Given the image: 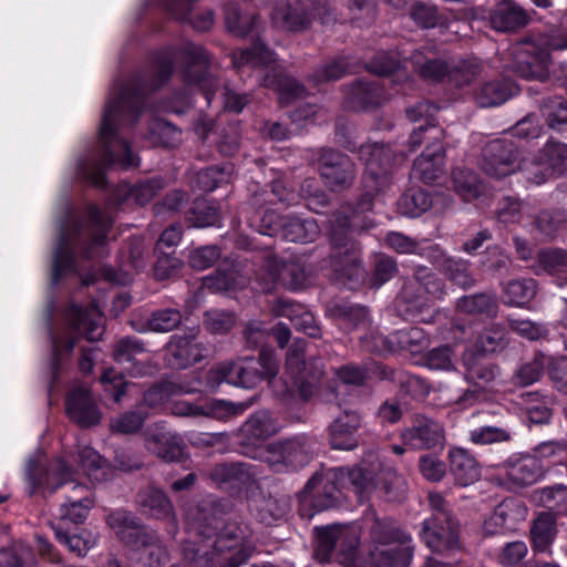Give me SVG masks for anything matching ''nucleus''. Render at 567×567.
<instances>
[{"mask_svg":"<svg viewBox=\"0 0 567 567\" xmlns=\"http://www.w3.org/2000/svg\"><path fill=\"white\" fill-rule=\"evenodd\" d=\"M412 538L391 517L372 519L364 567H409Z\"/></svg>","mask_w":567,"mask_h":567,"instance_id":"nucleus-4","label":"nucleus"},{"mask_svg":"<svg viewBox=\"0 0 567 567\" xmlns=\"http://www.w3.org/2000/svg\"><path fill=\"white\" fill-rule=\"evenodd\" d=\"M361 426V416L355 411L344 410L328 426V440L333 450L352 451L359 446L357 432Z\"/></svg>","mask_w":567,"mask_h":567,"instance_id":"nucleus-26","label":"nucleus"},{"mask_svg":"<svg viewBox=\"0 0 567 567\" xmlns=\"http://www.w3.org/2000/svg\"><path fill=\"white\" fill-rule=\"evenodd\" d=\"M112 218L97 207L87 208L85 219L70 215L61 225L60 238L53 256L51 281L56 285L68 272L75 271V256L102 258L105 255L106 234Z\"/></svg>","mask_w":567,"mask_h":567,"instance_id":"nucleus-2","label":"nucleus"},{"mask_svg":"<svg viewBox=\"0 0 567 567\" xmlns=\"http://www.w3.org/2000/svg\"><path fill=\"white\" fill-rule=\"evenodd\" d=\"M76 472L63 460L52 461L45 468L30 465L28 480L30 494L41 487L44 494H53L58 489L64 492L66 504L93 503L90 488L78 482Z\"/></svg>","mask_w":567,"mask_h":567,"instance_id":"nucleus-9","label":"nucleus"},{"mask_svg":"<svg viewBox=\"0 0 567 567\" xmlns=\"http://www.w3.org/2000/svg\"><path fill=\"white\" fill-rule=\"evenodd\" d=\"M515 93V85L505 79L491 80L475 92V102L481 107H494L505 103Z\"/></svg>","mask_w":567,"mask_h":567,"instance_id":"nucleus-44","label":"nucleus"},{"mask_svg":"<svg viewBox=\"0 0 567 567\" xmlns=\"http://www.w3.org/2000/svg\"><path fill=\"white\" fill-rule=\"evenodd\" d=\"M530 20L528 12L513 0L498 2L491 11V27L498 31L511 33L525 28Z\"/></svg>","mask_w":567,"mask_h":567,"instance_id":"nucleus-31","label":"nucleus"},{"mask_svg":"<svg viewBox=\"0 0 567 567\" xmlns=\"http://www.w3.org/2000/svg\"><path fill=\"white\" fill-rule=\"evenodd\" d=\"M401 437L405 445L414 450H432L444 445L445 430L439 421L419 413L413 416L411 426L402 432Z\"/></svg>","mask_w":567,"mask_h":567,"instance_id":"nucleus-19","label":"nucleus"},{"mask_svg":"<svg viewBox=\"0 0 567 567\" xmlns=\"http://www.w3.org/2000/svg\"><path fill=\"white\" fill-rule=\"evenodd\" d=\"M540 110L548 127L561 131L567 126V100L564 97H547L544 100Z\"/></svg>","mask_w":567,"mask_h":567,"instance_id":"nucleus-63","label":"nucleus"},{"mask_svg":"<svg viewBox=\"0 0 567 567\" xmlns=\"http://www.w3.org/2000/svg\"><path fill=\"white\" fill-rule=\"evenodd\" d=\"M454 192L464 200L473 202L483 193V184L478 175L471 168L455 167L451 173Z\"/></svg>","mask_w":567,"mask_h":567,"instance_id":"nucleus-51","label":"nucleus"},{"mask_svg":"<svg viewBox=\"0 0 567 567\" xmlns=\"http://www.w3.org/2000/svg\"><path fill=\"white\" fill-rule=\"evenodd\" d=\"M233 63L238 69L245 65H265L267 71L262 76L261 84L279 92L286 101L302 97L306 92L301 83L287 75L281 68L274 64L275 53L261 41L254 42L248 49L235 51Z\"/></svg>","mask_w":567,"mask_h":567,"instance_id":"nucleus-10","label":"nucleus"},{"mask_svg":"<svg viewBox=\"0 0 567 567\" xmlns=\"http://www.w3.org/2000/svg\"><path fill=\"white\" fill-rule=\"evenodd\" d=\"M346 481L344 468L334 467L315 473L307 482L302 494L311 496V502L318 511L332 507L339 499L340 487Z\"/></svg>","mask_w":567,"mask_h":567,"instance_id":"nucleus-17","label":"nucleus"},{"mask_svg":"<svg viewBox=\"0 0 567 567\" xmlns=\"http://www.w3.org/2000/svg\"><path fill=\"white\" fill-rule=\"evenodd\" d=\"M233 167L230 165L210 166L197 172L192 178V186L202 192H213L219 185L228 183Z\"/></svg>","mask_w":567,"mask_h":567,"instance_id":"nucleus-57","label":"nucleus"},{"mask_svg":"<svg viewBox=\"0 0 567 567\" xmlns=\"http://www.w3.org/2000/svg\"><path fill=\"white\" fill-rule=\"evenodd\" d=\"M164 187V182L159 177L142 181L134 186L121 185L114 193L117 204H123L133 199L136 204L143 206L151 202Z\"/></svg>","mask_w":567,"mask_h":567,"instance_id":"nucleus-45","label":"nucleus"},{"mask_svg":"<svg viewBox=\"0 0 567 567\" xmlns=\"http://www.w3.org/2000/svg\"><path fill=\"white\" fill-rule=\"evenodd\" d=\"M328 239L330 245L329 266L340 279L360 281L365 270L359 244L352 238L350 217L344 212H336L330 221Z\"/></svg>","mask_w":567,"mask_h":567,"instance_id":"nucleus-6","label":"nucleus"},{"mask_svg":"<svg viewBox=\"0 0 567 567\" xmlns=\"http://www.w3.org/2000/svg\"><path fill=\"white\" fill-rule=\"evenodd\" d=\"M567 224V212L564 208H553L539 212L534 219L538 233L548 240L556 237L558 231Z\"/></svg>","mask_w":567,"mask_h":567,"instance_id":"nucleus-56","label":"nucleus"},{"mask_svg":"<svg viewBox=\"0 0 567 567\" xmlns=\"http://www.w3.org/2000/svg\"><path fill=\"white\" fill-rule=\"evenodd\" d=\"M359 158L365 169L362 176L363 195L355 206L357 213L372 209L373 199L392 184V172L396 155L384 143H365L358 148Z\"/></svg>","mask_w":567,"mask_h":567,"instance_id":"nucleus-7","label":"nucleus"},{"mask_svg":"<svg viewBox=\"0 0 567 567\" xmlns=\"http://www.w3.org/2000/svg\"><path fill=\"white\" fill-rule=\"evenodd\" d=\"M426 257L454 285L463 289H470L475 286L476 280L471 272L470 261L447 256L439 245L430 246Z\"/></svg>","mask_w":567,"mask_h":567,"instance_id":"nucleus-25","label":"nucleus"},{"mask_svg":"<svg viewBox=\"0 0 567 567\" xmlns=\"http://www.w3.org/2000/svg\"><path fill=\"white\" fill-rule=\"evenodd\" d=\"M483 72V63L478 59L450 62L447 82L462 87L471 84Z\"/></svg>","mask_w":567,"mask_h":567,"instance_id":"nucleus-54","label":"nucleus"},{"mask_svg":"<svg viewBox=\"0 0 567 567\" xmlns=\"http://www.w3.org/2000/svg\"><path fill=\"white\" fill-rule=\"evenodd\" d=\"M274 27L287 32H303L311 25L312 14L301 0L276 3L270 14Z\"/></svg>","mask_w":567,"mask_h":567,"instance_id":"nucleus-27","label":"nucleus"},{"mask_svg":"<svg viewBox=\"0 0 567 567\" xmlns=\"http://www.w3.org/2000/svg\"><path fill=\"white\" fill-rule=\"evenodd\" d=\"M177 58L184 61V81L198 85L206 101L210 102L218 83L209 72L210 55L206 49L185 42L178 48L157 52L150 64L135 71L106 102L100 126L101 150L78 164L79 174L85 181L102 188L106 184L105 172L109 167L118 165L128 169L138 166V156L133 153L128 142L118 135L120 127L138 118L147 97L171 79Z\"/></svg>","mask_w":567,"mask_h":567,"instance_id":"nucleus-1","label":"nucleus"},{"mask_svg":"<svg viewBox=\"0 0 567 567\" xmlns=\"http://www.w3.org/2000/svg\"><path fill=\"white\" fill-rule=\"evenodd\" d=\"M313 441L306 434L279 439L268 444L259 457L277 473L305 467L313 456Z\"/></svg>","mask_w":567,"mask_h":567,"instance_id":"nucleus-12","label":"nucleus"},{"mask_svg":"<svg viewBox=\"0 0 567 567\" xmlns=\"http://www.w3.org/2000/svg\"><path fill=\"white\" fill-rule=\"evenodd\" d=\"M350 72L351 64L348 59L344 56H336L316 68L309 79L316 84H320L338 81Z\"/></svg>","mask_w":567,"mask_h":567,"instance_id":"nucleus-59","label":"nucleus"},{"mask_svg":"<svg viewBox=\"0 0 567 567\" xmlns=\"http://www.w3.org/2000/svg\"><path fill=\"white\" fill-rule=\"evenodd\" d=\"M69 334L65 340L58 339L53 332L51 334L52 353H53V373H56L59 358L63 350L70 353L78 340L83 336L87 341H97L103 332L101 327L102 313L95 305H89L84 308L78 305H70L64 313Z\"/></svg>","mask_w":567,"mask_h":567,"instance_id":"nucleus-11","label":"nucleus"},{"mask_svg":"<svg viewBox=\"0 0 567 567\" xmlns=\"http://www.w3.org/2000/svg\"><path fill=\"white\" fill-rule=\"evenodd\" d=\"M147 412L142 405H137L135 410L127 411L111 420L110 429L113 433L134 434L141 430Z\"/></svg>","mask_w":567,"mask_h":567,"instance_id":"nucleus-64","label":"nucleus"},{"mask_svg":"<svg viewBox=\"0 0 567 567\" xmlns=\"http://www.w3.org/2000/svg\"><path fill=\"white\" fill-rule=\"evenodd\" d=\"M548 358L543 353H536L529 361L522 363L513 374V383L518 386H528L540 380Z\"/></svg>","mask_w":567,"mask_h":567,"instance_id":"nucleus-58","label":"nucleus"},{"mask_svg":"<svg viewBox=\"0 0 567 567\" xmlns=\"http://www.w3.org/2000/svg\"><path fill=\"white\" fill-rule=\"evenodd\" d=\"M499 468L514 487L532 485L543 475L540 462L530 455L509 457Z\"/></svg>","mask_w":567,"mask_h":567,"instance_id":"nucleus-30","label":"nucleus"},{"mask_svg":"<svg viewBox=\"0 0 567 567\" xmlns=\"http://www.w3.org/2000/svg\"><path fill=\"white\" fill-rule=\"evenodd\" d=\"M240 381L243 388H255L264 380L274 379L278 371V361L270 350H261L258 358H244L240 360Z\"/></svg>","mask_w":567,"mask_h":567,"instance_id":"nucleus-28","label":"nucleus"},{"mask_svg":"<svg viewBox=\"0 0 567 567\" xmlns=\"http://www.w3.org/2000/svg\"><path fill=\"white\" fill-rule=\"evenodd\" d=\"M330 311L334 318L350 328L367 327L369 323V312L365 307L360 305L342 301L336 303Z\"/></svg>","mask_w":567,"mask_h":567,"instance_id":"nucleus-62","label":"nucleus"},{"mask_svg":"<svg viewBox=\"0 0 567 567\" xmlns=\"http://www.w3.org/2000/svg\"><path fill=\"white\" fill-rule=\"evenodd\" d=\"M136 503L142 512L156 518H167L173 514V504L163 489L150 484L136 494Z\"/></svg>","mask_w":567,"mask_h":567,"instance_id":"nucleus-41","label":"nucleus"},{"mask_svg":"<svg viewBox=\"0 0 567 567\" xmlns=\"http://www.w3.org/2000/svg\"><path fill=\"white\" fill-rule=\"evenodd\" d=\"M224 508L220 503L214 501H202L198 504L188 507L187 519L189 528L194 533L209 540L212 537L217 538L223 527L233 519H224Z\"/></svg>","mask_w":567,"mask_h":567,"instance_id":"nucleus-20","label":"nucleus"},{"mask_svg":"<svg viewBox=\"0 0 567 567\" xmlns=\"http://www.w3.org/2000/svg\"><path fill=\"white\" fill-rule=\"evenodd\" d=\"M320 228L313 219L285 216L281 221V237L287 241L307 244L315 241Z\"/></svg>","mask_w":567,"mask_h":567,"instance_id":"nucleus-47","label":"nucleus"},{"mask_svg":"<svg viewBox=\"0 0 567 567\" xmlns=\"http://www.w3.org/2000/svg\"><path fill=\"white\" fill-rule=\"evenodd\" d=\"M317 155L318 172L329 190L340 193L351 187L357 169L348 155L328 147L319 148Z\"/></svg>","mask_w":567,"mask_h":567,"instance_id":"nucleus-14","label":"nucleus"},{"mask_svg":"<svg viewBox=\"0 0 567 567\" xmlns=\"http://www.w3.org/2000/svg\"><path fill=\"white\" fill-rule=\"evenodd\" d=\"M225 23L228 31L239 38L258 32L260 20L255 13H244L235 3L225 7Z\"/></svg>","mask_w":567,"mask_h":567,"instance_id":"nucleus-49","label":"nucleus"},{"mask_svg":"<svg viewBox=\"0 0 567 567\" xmlns=\"http://www.w3.org/2000/svg\"><path fill=\"white\" fill-rule=\"evenodd\" d=\"M358 546L359 535L352 527L333 525L317 529L315 555L319 561H329L336 551L340 564L352 567Z\"/></svg>","mask_w":567,"mask_h":567,"instance_id":"nucleus-13","label":"nucleus"},{"mask_svg":"<svg viewBox=\"0 0 567 567\" xmlns=\"http://www.w3.org/2000/svg\"><path fill=\"white\" fill-rule=\"evenodd\" d=\"M462 362L464 379L478 390L491 389L499 377V368L473 350L464 351Z\"/></svg>","mask_w":567,"mask_h":567,"instance_id":"nucleus-29","label":"nucleus"},{"mask_svg":"<svg viewBox=\"0 0 567 567\" xmlns=\"http://www.w3.org/2000/svg\"><path fill=\"white\" fill-rule=\"evenodd\" d=\"M255 551L249 527L229 522L213 543L187 542L183 547L184 559L190 567H240Z\"/></svg>","mask_w":567,"mask_h":567,"instance_id":"nucleus-3","label":"nucleus"},{"mask_svg":"<svg viewBox=\"0 0 567 567\" xmlns=\"http://www.w3.org/2000/svg\"><path fill=\"white\" fill-rule=\"evenodd\" d=\"M502 292L505 306L527 308L537 293V281L533 278L513 279L504 284Z\"/></svg>","mask_w":567,"mask_h":567,"instance_id":"nucleus-46","label":"nucleus"},{"mask_svg":"<svg viewBox=\"0 0 567 567\" xmlns=\"http://www.w3.org/2000/svg\"><path fill=\"white\" fill-rule=\"evenodd\" d=\"M346 103L353 110H367L379 105L384 99L380 82L357 81L346 89Z\"/></svg>","mask_w":567,"mask_h":567,"instance_id":"nucleus-39","label":"nucleus"},{"mask_svg":"<svg viewBox=\"0 0 567 567\" xmlns=\"http://www.w3.org/2000/svg\"><path fill=\"white\" fill-rule=\"evenodd\" d=\"M446 199L444 194H431L422 188H410L398 200V210L408 217H419Z\"/></svg>","mask_w":567,"mask_h":567,"instance_id":"nucleus-38","label":"nucleus"},{"mask_svg":"<svg viewBox=\"0 0 567 567\" xmlns=\"http://www.w3.org/2000/svg\"><path fill=\"white\" fill-rule=\"evenodd\" d=\"M145 352L143 341L135 337H124L114 344L113 358L130 377L143 378L156 371V365L151 360L138 359Z\"/></svg>","mask_w":567,"mask_h":567,"instance_id":"nucleus-22","label":"nucleus"},{"mask_svg":"<svg viewBox=\"0 0 567 567\" xmlns=\"http://www.w3.org/2000/svg\"><path fill=\"white\" fill-rule=\"evenodd\" d=\"M145 447L167 463L179 462L184 456L182 439L163 429L150 430L145 436Z\"/></svg>","mask_w":567,"mask_h":567,"instance_id":"nucleus-32","label":"nucleus"},{"mask_svg":"<svg viewBox=\"0 0 567 567\" xmlns=\"http://www.w3.org/2000/svg\"><path fill=\"white\" fill-rule=\"evenodd\" d=\"M390 378L399 386L401 393L415 400H423L430 393V384L417 375L405 371H390Z\"/></svg>","mask_w":567,"mask_h":567,"instance_id":"nucleus-61","label":"nucleus"},{"mask_svg":"<svg viewBox=\"0 0 567 567\" xmlns=\"http://www.w3.org/2000/svg\"><path fill=\"white\" fill-rule=\"evenodd\" d=\"M107 525L120 540L138 554L146 567H158L168 560L167 550L155 532L150 530L132 512L116 509L106 516Z\"/></svg>","mask_w":567,"mask_h":567,"instance_id":"nucleus-5","label":"nucleus"},{"mask_svg":"<svg viewBox=\"0 0 567 567\" xmlns=\"http://www.w3.org/2000/svg\"><path fill=\"white\" fill-rule=\"evenodd\" d=\"M268 197L267 192L254 194L251 199L241 207L240 215L246 218L248 226L256 229L258 234L272 237L277 234L281 235V221L285 216H279L271 209H266L260 214L258 209L265 203L272 202Z\"/></svg>","mask_w":567,"mask_h":567,"instance_id":"nucleus-24","label":"nucleus"},{"mask_svg":"<svg viewBox=\"0 0 567 567\" xmlns=\"http://www.w3.org/2000/svg\"><path fill=\"white\" fill-rule=\"evenodd\" d=\"M488 413H478L472 417V427L468 440L475 445H491L506 443L512 440L508 427L493 424Z\"/></svg>","mask_w":567,"mask_h":567,"instance_id":"nucleus-35","label":"nucleus"},{"mask_svg":"<svg viewBox=\"0 0 567 567\" xmlns=\"http://www.w3.org/2000/svg\"><path fill=\"white\" fill-rule=\"evenodd\" d=\"M505 327L498 322H491L483 328L476 341L477 349L483 353H494L503 350L507 344Z\"/></svg>","mask_w":567,"mask_h":567,"instance_id":"nucleus-60","label":"nucleus"},{"mask_svg":"<svg viewBox=\"0 0 567 567\" xmlns=\"http://www.w3.org/2000/svg\"><path fill=\"white\" fill-rule=\"evenodd\" d=\"M199 326L187 329L184 334H174L167 342V360L175 369H186L204 358L205 348L197 341Z\"/></svg>","mask_w":567,"mask_h":567,"instance_id":"nucleus-23","label":"nucleus"},{"mask_svg":"<svg viewBox=\"0 0 567 567\" xmlns=\"http://www.w3.org/2000/svg\"><path fill=\"white\" fill-rule=\"evenodd\" d=\"M520 154L512 140L497 138L482 151V168L491 177L503 178L519 168Z\"/></svg>","mask_w":567,"mask_h":567,"instance_id":"nucleus-16","label":"nucleus"},{"mask_svg":"<svg viewBox=\"0 0 567 567\" xmlns=\"http://www.w3.org/2000/svg\"><path fill=\"white\" fill-rule=\"evenodd\" d=\"M278 431L279 425L269 411L252 413L238 432L240 453L252 458L259 457L257 449Z\"/></svg>","mask_w":567,"mask_h":567,"instance_id":"nucleus-18","label":"nucleus"},{"mask_svg":"<svg viewBox=\"0 0 567 567\" xmlns=\"http://www.w3.org/2000/svg\"><path fill=\"white\" fill-rule=\"evenodd\" d=\"M65 412L69 419L80 427L97 425L103 416L92 391L84 385L74 386L65 398Z\"/></svg>","mask_w":567,"mask_h":567,"instance_id":"nucleus-21","label":"nucleus"},{"mask_svg":"<svg viewBox=\"0 0 567 567\" xmlns=\"http://www.w3.org/2000/svg\"><path fill=\"white\" fill-rule=\"evenodd\" d=\"M450 470L455 481L462 486H468L480 478L476 460L463 449L450 452Z\"/></svg>","mask_w":567,"mask_h":567,"instance_id":"nucleus-50","label":"nucleus"},{"mask_svg":"<svg viewBox=\"0 0 567 567\" xmlns=\"http://www.w3.org/2000/svg\"><path fill=\"white\" fill-rule=\"evenodd\" d=\"M524 409L528 420L535 424H546L551 419L550 396H543L538 392H527L522 395Z\"/></svg>","mask_w":567,"mask_h":567,"instance_id":"nucleus-55","label":"nucleus"},{"mask_svg":"<svg viewBox=\"0 0 567 567\" xmlns=\"http://www.w3.org/2000/svg\"><path fill=\"white\" fill-rule=\"evenodd\" d=\"M557 535V514L542 512L533 520L530 538L534 550L547 551Z\"/></svg>","mask_w":567,"mask_h":567,"instance_id":"nucleus-48","label":"nucleus"},{"mask_svg":"<svg viewBox=\"0 0 567 567\" xmlns=\"http://www.w3.org/2000/svg\"><path fill=\"white\" fill-rule=\"evenodd\" d=\"M396 302L399 309L406 317L422 320L421 316L429 309V297L424 293L414 275L404 281Z\"/></svg>","mask_w":567,"mask_h":567,"instance_id":"nucleus-37","label":"nucleus"},{"mask_svg":"<svg viewBox=\"0 0 567 567\" xmlns=\"http://www.w3.org/2000/svg\"><path fill=\"white\" fill-rule=\"evenodd\" d=\"M250 508L261 523L271 525L288 514L290 503L285 496L260 495L251 501Z\"/></svg>","mask_w":567,"mask_h":567,"instance_id":"nucleus-42","label":"nucleus"},{"mask_svg":"<svg viewBox=\"0 0 567 567\" xmlns=\"http://www.w3.org/2000/svg\"><path fill=\"white\" fill-rule=\"evenodd\" d=\"M385 342L390 351L405 350L416 353L426 347L427 338L422 329L411 327L391 333Z\"/></svg>","mask_w":567,"mask_h":567,"instance_id":"nucleus-53","label":"nucleus"},{"mask_svg":"<svg viewBox=\"0 0 567 567\" xmlns=\"http://www.w3.org/2000/svg\"><path fill=\"white\" fill-rule=\"evenodd\" d=\"M258 476L257 467L244 462L219 463L209 471V477L215 483L233 486H250Z\"/></svg>","mask_w":567,"mask_h":567,"instance_id":"nucleus-33","label":"nucleus"},{"mask_svg":"<svg viewBox=\"0 0 567 567\" xmlns=\"http://www.w3.org/2000/svg\"><path fill=\"white\" fill-rule=\"evenodd\" d=\"M545 272L556 278L559 286L567 285V250L544 248L536 255L535 272Z\"/></svg>","mask_w":567,"mask_h":567,"instance_id":"nucleus-40","label":"nucleus"},{"mask_svg":"<svg viewBox=\"0 0 567 567\" xmlns=\"http://www.w3.org/2000/svg\"><path fill=\"white\" fill-rule=\"evenodd\" d=\"M456 309L465 315L493 319L498 315L499 305L494 292L483 291L458 298Z\"/></svg>","mask_w":567,"mask_h":567,"instance_id":"nucleus-43","label":"nucleus"},{"mask_svg":"<svg viewBox=\"0 0 567 567\" xmlns=\"http://www.w3.org/2000/svg\"><path fill=\"white\" fill-rule=\"evenodd\" d=\"M307 278L303 265L297 261L281 262L270 251L265 254L262 274L257 275L264 292H271L278 281L291 290L300 289L306 285Z\"/></svg>","mask_w":567,"mask_h":567,"instance_id":"nucleus-15","label":"nucleus"},{"mask_svg":"<svg viewBox=\"0 0 567 567\" xmlns=\"http://www.w3.org/2000/svg\"><path fill=\"white\" fill-rule=\"evenodd\" d=\"M444 148L439 142L427 145L425 151L414 161L412 175L429 184L436 181L444 166Z\"/></svg>","mask_w":567,"mask_h":567,"instance_id":"nucleus-36","label":"nucleus"},{"mask_svg":"<svg viewBox=\"0 0 567 567\" xmlns=\"http://www.w3.org/2000/svg\"><path fill=\"white\" fill-rule=\"evenodd\" d=\"M549 53L546 50L532 47L517 54L514 71L526 80L545 81L549 76Z\"/></svg>","mask_w":567,"mask_h":567,"instance_id":"nucleus-34","label":"nucleus"},{"mask_svg":"<svg viewBox=\"0 0 567 567\" xmlns=\"http://www.w3.org/2000/svg\"><path fill=\"white\" fill-rule=\"evenodd\" d=\"M430 515L422 522L420 537L435 553L461 548V524L451 504L436 492L427 494Z\"/></svg>","mask_w":567,"mask_h":567,"instance_id":"nucleus-8","label":"nucleus"},{"mask_svg":"<svg viewBox=\"0 0 567 567\" xmlns=\"http://www.w3.org/2000/svg\"><path fill=\"white\" fill-rule=\"evenodd\" d=\"M413 69L426 81H447L450 62L442 59L426 56L422 51L415 50L410 55Z\"/></svg>","mask_w":567,"mask_h":567,"instance_id":"nucleus-52","label":"nucleus"}]
</instances>
